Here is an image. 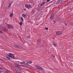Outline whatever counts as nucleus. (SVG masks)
<instances>
[{"mask_svg": "<svg viewBox=\"0 0 73 73\" xmlns=\"http://www.w3.org/2000/svg\"><path fill=\"white\" fill-rule=\"evenodd\" d=\"M64 1V0H59L56 3V4H58L60 3H61Z\"/></svg>", "mask_w": 73, "mask_h": 73, "instance_id": "f257e3e1", "label": "nucleus"}, {"mask_svg": "<svg viewBox=\"0 0 73 73\" xmlns=\"http://www.w3.org/2000/svg\"><path fill=\"white\" fill-rule=\"evenodd\" d=\"M64 1V0H59L56 3V4H58L60 3H61Z\"/></svg>", "mask_w": 73, "mask_h": 73, "instance_id": "f03ea898", "label": "nucleus"}, {"mask_svg": "<svg viewBox=\"0 0 73 73\" xmlns=\"http://www.w3.org/2000/svg\"><path fill=\"white\" fill-rule=\"evenodd\" d=\"M64 1V0H59L56 3V4H58L60 3H61Z\"/></svg>", "mask_w": 73, "mask_h": 73, "instance_id": "7ed1b4c3", "label": "nucleus"}, {"mask_svg": "<svg viewBox=\"0 0 73 73\" xmlns=\"http://www.w3.org/2000/svg\"><path fill=\"white\" fill-rule=\"evenodd\" d=\"M9 56L10 57H11V58H12L13 59H15V56L12 54L10 53L9 54Z\"/></svg>", "mask_w": 73, "mask_h": 73, "instance_id": "20e7f679", "label": "nucleus"}, {"mask_svg": "<svg viewBox=\"0 0 73 73\" xmlns=\"http://www.w3.org/2000/svg\"><path fill=\"white\" fill-rule=\"evenodd\" d=\"M15 70L17 72H18V73H21V71L20 68H17V69H16Z\"/></svg>", "mask_w": 73, "mask_h": 73, "instance_id": "39448f33", "label": "nucleus"}, {"mask_svg": "<svg viewBox=\"0 0 73 73\" xmlns=\"http://www.w3.org/2000/svg\"><path fill=\"white\" fill-rule=\"evenodd\" d=\"M7 27L9 29H12L13 28V26L11 25H7Z\"/></svg>", "mask_w": 73, "mask_h": 73, "instance_id": "423d86ee", "label": "nucleus"}, {"mask_svg": "<svg viewBox=\"0 0 73 73\" xmlns=\"http://www.w3.org/2000/svg\"><path fill=\"white\" fill-rule=\"evenodd\" d=\"M29 63H28V62H27V63H25V62L24 63V66H29Z\"/></svg>", "mask_w": 73, "mask_h": 73, "instance_id": "0eeeda50", "label": "nucleus"}, {"mask_svg": "<svg viewBox=\"0 0 73 73\" xmlns=\"http://www.w3.org/2000/svg\"><path fill=\"white\" fill-rule=\"evenodd\" d=\"M56 33L57 35H60L62 34V33L61 32H60V31H58Z\"/></svg>", "mask_w": 73, "mask_h": 73, "instance_id": "6e6552de", "label": "nucleus"}, {"mask_svg": "<svg viewBox=\"0 0 73 73\" xmlns=\"http://www.w3.org/2000/svg\"><path fill=\"white\" fill-rule=\"evenodd\" d=\"M6 57L7 58V59H8V60H10L11 59V58L9 57V55L7 54L6 55Z\"/></svg>", "mask_w": 73, "mask_h": 73, "instance_id": "1a4fd4ad", "label": "nucleus"}, {"mask_svg": "<svg viewBox=\"0 0 73 73\" xmlns=\"http://www.w3.org/2000/svg\"><path fill=\"white\" fill-rule=\"evenodd\" d=\"M53 17H54V14H52L51 15V16H50L51 19V20H52Z\"/></svg>", "mask_w": 73, "mask_h": 73, "instance_id": "9d476101", "label": "nucleus"}, {"mask_svg": "<svg viewBox=\"0 0 73 73\" xmlns=\"http://www.w3.org/2000/svg\"><path fill=\"white\" fill-rule=\"evenodd\" d=\"M15 47H17V48H21V47L20 46V45H15Z\"/></svg>", "mask_w": 73, "mask_h": 73, "instance_id": "9b49d317", "label": "nucleus"}, {"mask_svg": "<svg viewBox=\"0 0 73 73\" xmlns=\"http://www.w3.org/2000/svg\"><path fill=\"white\" fill-rule=\"evenodd\" d=\"M13 66H15V67H18L19 66H18L17 64H16V63L13 64Z\"/></svg>", "mask_w": 73, "mask_h": 73, "instance_id": "f8f14e48", "label": "nucleus"}, {"mask_svg": "<svg viewBox=\"0 0 73 73\" xmlns=\"http://www.w3.org/2000/svg\"><path fill=\"white\" fill-rule=\"evenodd\" d=\"M25 73H29V70H27L25 71Z\"/></svg>", "mask_w": 73, "mask_h": 73, "instance_id": "ddd939ff", "label": "nucleus"}, {"mask_svg": "<svg viewBox=\"0 0 73 73\" xmlns=\"http://www.w3.org/2000/svg\"><path fill=\"white\" fill-rule=\"evenodd\" d=\"M28 5H29V7L28 9H29V8H32V6H31V5L30 4Z\"/></svg>", "mask_w": 73, "mask_h": 73, "instance_id": "4468645a", "label": "nucleus"}, {"mask_svg": "<svg viewBox=\"0 0 73 73\" xmlns=\"http://www.w3.org/2000/svg\"><path fill=\"white\" fill-rule=\"evenodd\" d=\"M25 62H20V64H21V65H24Z\"/></svg>", "mask_w": 73, "mask_h": 73, "instance_id": "2eb2a0df", "label": "nucleus"}, {"mask_svg": "<svg viewBox=\"0 0 73 73\" xmlns=\"http://www.w3.org/2000/svg\"><path fill=\"white\" fill-rule=\"evenodd\" d=\"M27 16V15H25V14H23L22 15V17H23L24 18H25V16Z\"/></svg>", "mask_w": 73, "mask_h": 73, "instance_id": "dca6fc26", "label": "nucleus"}, {"mask_svg": "<svg viewBox=\"0 0 73 73\" xmlns=\"http://www.w3.org/2000/svg\"><path fill=\"white\" fill-rule=\"evenodd\" d=\"M45 2H43L42 3L40 4V6H42V5H44V4H45Z\"/></svg>", "mask_w": 73, "mask_h": 73, "instance_id": "f3484780", "label": "nucleus"}, {"mask_svg": "<svg viewBox=\"0 0 73 73\" xmlns=\"http://www.w3.org/2000/svg\"><path fill=\"white\" fill-rule=\"evenodd\" d=\"M10 17H12V16H13V13H11L9 15Z\"/></svg>", "mask_w": 73, "mask_h": 73, "instance_id": "a211bd4d", "label": "nucleus"}, {"mask_svg": "<svg viewBox=\"0 0 73 73\" xmlns=\"http://www.w3.org/2000/svg\"><path fill=\"white\" fill-rule=\"evenodd\" d=\"M19 24H20L21 25V26L22 25V24H23V22L22 21L20 22H19Z\"/></svg>", "mask_w": 73, "mask_h": 73, "instance_id": "6ab92c4d", "label": "nucleus"}, {"mask_svg": "<svg viewBox=\"0 0 73 73\" xmlns=\"http://www.w3.org/2000/svg\"><path fill=\"white\" fill-rule=\"evenodd\" d=\"M40 39H38L37 40V42L38 43H39V42H40Z\"/></svg>", "mask_w": 73, "mask_h": 73, "instance_id": "aec40b11", "label": "nucleus"}, {"mask_svg": "<svg viewBox=\"0 0 73 73\" xmlns=\"http://www.w3.org/2000/svg\"><path fill=\"white\" fill-rule=\"evenodd\" d=\"M39 70H43V68L40 67L39 68Z\"/></svg>", "mask_w": 73, "mask_h": 73, "instance_id": "412c9836", "label": "nucleus"}, {"mask_svg": "<svg viewBox=\"0 0 73 73\" xmlns=\"http://www.w3.org/2000/svg\"><path fill=\"white\" fill-rule=\"evenodd\" d=\"M53 44L55 46H56L55 45H56V44H55V42H54L53 43Z\"/></svg>", "mask_w": 73, "mask_h": 73, "instance_id": "4be33fe9", "label": "nucleus"}, {"mask_svg": "<svg viewBox=\"0 0 73 73\" xmlns=\"http://www.w3.org/2000/svg\"><path fill=\"white\" fill-rule=\"evenodd\" d=\"M25 7L26 8H27L28 9V5H27V4L26 5H25Z\"/></svg>", "mask_w": 73, "mask_h": 73, "instance_id": "5701e85b", "label": "nucleus"}, {"mask_svg": "<svg viewBox=\"0 0 73 73\" xmlns=\"http://www.w3.org/2000/svg\"><path fill=\"white\" fill-rule=\"evenodd\" d=\"M4 70V69L2 67H0V70Z\"/></svg>", "mask_w": 73, "mask_h": 73, "instance_id": "b1692460", "label": "nucleus"}, {"mask_svg": "<svg viewBox=\"0 0 73 73\" xmlns=\"http://www.w3.org/2000/svg\"><path fill=\"white\" fill-rule=\"evenodd\" d=\"M21 20L22 22V21H24V20H23V17H21Z\"/></svg>", "mask_w": 73, "mask_h": 73, "instance_id": "393cba45", "label": "nucleus"}, {"mask_svg": "<svg viewBox=\"0 0 73 73\" xmlns=\"http://www.w3.org/2000/svg\"><path fill=\"white\" fill-rule=\"evenodd\" d=\"M28 62L29 64H32V62L31 61Z\"/></svg>", "mask_w": 73, "mask_h": 73, "instance_id": "a878e982", "label": "nucleus"}, {"mask_svg": "<svg viewBox=\"0 0 73 73\" xmlns=\"http://www.w3.org/2000/svg\"><path fill=\"white\" fill-rule=\"evenodd\" d=\"M11 3H9L8 7H9H9H11Z\"/></svg>", "mask_w": 73, "mask_h": 73, "instance_id": "bb28decb", "label": "nucleus"}, {"mask_svg": "<svg viewBox=\"0 0 73 73\" xmlns=\"http://www.w3.org/2000/svg\"><path fill=\"white\" fill-rule=\"evenodd\" d=\"M0 33H1V34H3V33L1 31H0Z\"/></svg>", "mask_w": 73, "mask_h": 73, "instance_id": "cd10ccee", "label": "nucleus"}, {"mask_svg": "<svg viewBox=\"0 0 73 73\" xmlns=\"http://www.w3.org/2000/svg\"><path fill=\"white\" fill-rule=\"evenodd\" d=\"M32 13V14H33V13H35V10H33V11Z\"/></svg>", "mask_w": 73, "mask_h": 73, "instance_id": "c85d7f7f", "label": "nucleus"}, {"mask_svg": "<svg viewBox=\"0 0 73 73\" xmlns=\"http://www.w3.org/2000/svg\"><path fill=\"white\" fill-rule=\"evenodd\" d=\"M57 21H58L59 22H60L61 21H60V19H58L57 20Z\"/></svg>", "mask_w": 73, "mask_h": 73, "instance_id": "c756f323", "label": "nucleus"}, {"mask_svg": "<svg viewBox=\"0 0 73 73\" xmlns=\"http://www.w3.org/2000/svg\"><path fill=\"white\" fill-rule=\"evenodd\" d=\"M39 68H40V67H39L38 66H37L36 67V68H37V69H39Z\"/></svg>", "mask_w": 73, "mask_h": 73, "instance_id": "7c9ffc66", "label": "nucleus"}, {"mask_svg": "<svg viewBox=\"0 0 73 73\" xmlns=\"http://www.w3.org/2000/svg\"><path fill=\"white\" fill-rule=\"evenodd\" d=\"M13 3V1H11V2L10 3V4H12V3Z\"/></svg>", "mask_w": 73, "mask_h": 73, "instance_id": "2f4dec72", "label": "nucleus"}, {"mask_svg": "<svg viewBox=\"0 0 73 73\" xmlns=\"http://www.w3.org/2000/svg\"><path fill=\"white\" fill-rule=\"evenodd\" d=\"M70 24L71 25H72V24H73V22H71L70 23Z\"/></svg>", "mask_w": 73, "mask_h": 73, "instance_id": "473e14b6", "label": "nucleus"}, {"mask_svg": "<svg viewBox=\"0 0 73 73\" xmlns=\"http://www.w3.org/2000/svg\"><path fill=\"white\" fill-rule=\"evenodd\" d=\"M45 29H46V30H48V28H45Z\"/></svg>", "mask_w": 73, "mask_h": 73, "instance_id": "72a5a7b5", "label": "nucleus"}, {"mask_svg": "<svg viewBox=\"0 0 73 73\" xmlns=\"http://www.w3.org/2000/svg\"><path fill=\"white\" fill-rule=\"evenodd\" d=\"M27 37L28 38H31V37H29V36H27Z\"/></svg>", "mask_w": 73, "mask_h": 73, "instance_id": "f704fd0d", "label": "nucleus"}, {"mask_svg": "<svg viewBox=\"0 0 73 73\" xmlns=\"http://www.w3.org/2000/svg\"><path fill=\"white\" fill-rule=\"evenodd\" d=\"M50 0H47V2H49L50 1Z\"/></svg>", "mask_w": 73, "mask_h": 73, "instance_id": "c9c22d12", "label": "nucleus"}, {"mask_svg": "<svg viewBox=\"0 0 73 73\" xmlns=\"http://www.w3.org/2000/svg\"><path fill=\"white\" fill-rule=\"evenodd\" d=\"M26 9H24V11H26Z\"/></svg>", "mask_w": 73, "mask_h": 73, "instance_id": "e433bc0d", "label": "nucleus"}, {"mask_svg": "<svg viewBox=\"0 0 73 73\" xmlns=\"http://www.w3.org/2000/svg\"><path fill=\"white\" fill-rule=\"evenodd\" d=\"M6 73H9V72H8L7 71H6Z\"/></svg>", "mask_w": 73, "mask_h": 73, "instance_id": "4c0bfd02", "label": "nucleus"}, {"mask_svg": "<svg viewBox=\"0 0 73 73\" xmlns=\"http://www.w3.org/2000/svg\"><path fill=\"white\" fill-rule=\"evenodd\" d=\"M54 21V23H56V21Z\"/></svg>", "mask_w": 73, "mask_h": 73, "instance_id": "58836bf2", "label": "nucleus"}, {"mask_svg": "<svg viewBox=\"0 0 73 73\" xmlns=\"http://www.w3.org/2000/svg\"><path fill=\"white\" fill-rule=\"evenodd\" d=\"M65 25L66 26H67V24H66H66H65Z\"/></svg>", "mask_w": 73, "mask_h": 73, "instance_id": "ea45409f", "label": "nucleus"}, {"mask_svg": "<svg viewBox=\"0 0 73 73\" xmlns=\"http://www.w3.org/2000/svg\"><path fill=\"white\" fill-rule=\"evenodd\" d=\"M0 73H2V71H0Z\"/></svg>", "mask_w": 73, "mask_h": 73, "instance_id": "a19ab883", "label": "nucleus"}, {"mask_svg": "<svg viewBox=\"0 0 73 73\" xmlns=\"http://www.w3.org/2000/svg\"><path fill=\"white\" fill-rule=\"evenodd\" d=\"M52 3V1H51L50 2V3Z\"/></svg>", "mask_w": 73, "mask_h": 73, "instance_id": "79ce46f5", "label": "nucleus"}, {"mask_svg": "<svg viewBox=\"0 0 73 73\" xmlns=\"http://www.w3.org/2000/svg\"><path fill=\"white\" fill-rule=\"evenodd\" d=\"M5 29H6V30H7V28H6Z\"/></svg>", "mask_w": 73, "mask_h": 73, "instance_id": "37998d69", "label": "nucleus"}, {"mask_svg": "<svg viewBox=\"0 0 73 73\" xmlns=\"http://www.w3.org/2000/svg\"><path fill=\"white\" fill-rule=\"evenodd\" d=\"M72 1H73V0H72Z\"/></svg>", "mask_w": 73, "mask_h": 73, "instance_id": "c03bdc74", "label": "nucleus"}, {"mask_svg": "<svg viewBox=\"0 0 73 73\" xmlns=\"http://www.w3.org/2000/svg\"><path fill=\"white\" fill-rule=\"evenodd\" d=\"M67 28H68V27H67Z\"/></svg>", "mask_w": 73, "mask_h": 73, "instance_id": "a18cd8bd", "label": "nucleus"}]
</instances>
